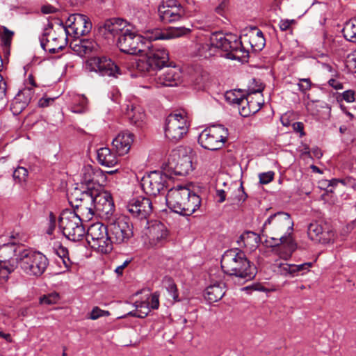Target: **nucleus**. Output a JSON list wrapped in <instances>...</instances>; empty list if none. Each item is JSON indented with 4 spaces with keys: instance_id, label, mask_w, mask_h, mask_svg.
Wrapping results in <instances>:
<instances>
[{
    "instance_id": "f257e3e1",
    "label": "nucleus",
    "mask_w": 356,
    "mask_h": 356,
    "mask_svg": "<svg viewBox=\"0 0 356 356\" xmlns=\"http://www.w3.org/2000/svg\"><path fill=\"white\" fill-rule=\"evenodd\" d=\"M293 221L286 212L270 215L261 228V236L266 237L267 247L275 248L280 258L287 260L297 249L293 236Z\"/></svg>"
},
{
    "instance_id": "f03ea898",
    "label": "nucleus",
    "mask_w": 356,
    "mask_h": 356,
    "mask_svg": "<svg viewBox=\"0 0 356 356\" xmlns=\"http://www.w3.org/2000/svg\"><path fill=\"white\" fill-rule=\"evenodd\" d=\"M191 30L184 27H171L165 32L156 31L154 35L149 36L145 49L143 51L145 54L143 58H132L126 63V67L130 71L137 70L145 74H153L157 70H161L169 60L166 49L156 44H152L151 40H168L179 38L188 34Z\"/></svg>"
},
{
    "instance_id": "7ed1b4c3",
    "label": "nucleus",
    "mask_w": 356,
    "mask_h": 356,
    "mask_svg": "<svg viewBox=\"0 0 356 356\" xmlns=\"http://www.w3.org/2000/svg\"><path fill=\"white\" fill-rule=\"evenodd\" d=\"M220 263L223 272L230 276L250 280L257 274L255 266L247 258L245 252L238 248L225 251Z\"/></svg>"
},
{
    "instance_id": "20e7f679",
    "label": "nucleus",
    "mask_w": 356,
    "mask_h": 356,
    "mask_svg": "<svg viewBox=\"0 0 356 356\" xmlns=\"http://www.w3.org/2000/svg\"><path fill=\"white\" fill-rule=\"evenodd\" d=\"M167 206L172 211L189 216L201 204L200 197L188 188L178 186L170 189L165 196Z\"/></svg>"
},
{
    "instance_id": "39448f33",
    "label": "nucleus",
    "mask_w": 356,
    "mask_h": 356,
    "mask_svg": "<svg viewBox=\"0 0 356 356\" xmlns=\"http://www.w3.org/2000/svg\"><path fill=\"white\" fill-rule=\"evenodd\" d=\"M220 49L223 56L228 59L243 61L248 57V51L243 47L237 35L222 32L213 33L210 36V44L202 45L203 49Z\"/></svg>"
},
{
    "instance_id": "423d86ee",
    "label": "nucleus",
    "mask_w": 356,
    "mask_h": 356,
    "mask_svg": "<svg viewBox=\"0 0 356 356\" xmlns=\"http://www.w3.org/2000/svg\"><path fill=\"white\" fill-rule=\"evenodd\" d=\"M18 265L28 275L39 277L47 269L48 259L40 252L24 249L19 250L17 256Z\"/></svg>"
},
{
    "instance_id": "0eeeda50",
    "label": "nucleus",
    "mask_w": 356,
    "mask_h": 356,
    "mask_svg": "<svg viewBox=\"0 0 356 356\" xmlns=\"http://www.w3.org/2000/svg\"><path fill=\"white\" fill-rule=\"evenodd\" d=\"M58 225L63 235L69 240L76 242L81 241L86 234L82 225V218L75 211L66 209L60 215Z\"/></svg>"
},
{
    "instance_id": "6e6552de",
    "label": "nucleus",
    "mask_w": 356,
    "mask_h": 356,
    "mask_svg": "<svg viewBox=\"0 0 356 356\" xmlns=\"http://www.w3.org/2000/svg\"><path fill=\"white\" fill-rule=\"evenodd\" d=\"M85 235L88 245L93 250L102 254H108L113 250L108 225L94 223L88 227Z\"/></svg>"
},
{
    "instance_id": "1a4fd4ad",
    "label": "nucleus",
    "mask_w": 356,
    "mask_h": 356,
    "mask_svg": "<svg viewBox=\"0 0 356 356\" xmlns=\"http://www.w3.org/2000/svg\"><path fill=\"white\" fill-rule=\"evenodd\" d=\"M68 200L74 209L72 211H75L77 216L87 220L92 219L95 215L92 191H83L75 188L68 195Z\"/></svg>"
},
{
    "instance_id": "9d476101",
    "label": "nucleus",
    "mask_w": 356,
    "mask_h": 356,
    "mask_svg": "<svg viewBox=\"0 0 356 356\" xmlns=\"http://www.w3.org/2000/svg\"><path fill=\"white\" fill-rule=\"evenodd\" d=\"M195 156V151L189 147L173 152L168 159L169 170L175 175H188L194 169L193 161Z\"/></svg>"
},
{
    "instance_id": "9b49d317",
    "label": "nucleus",
    "mask_w": 356,
    "mask_h": 356,
    "mask_svg": "<svg viewBox=\"0 0 356 356\" xmlns=\"http://www.w3.org/2000/svg\"><path fill=\"white\" fill-rule=\"evenodd\" d=\"M228 129L222 124H215L204 129L199 135L198 143L211 151L222 148L228 137Z\"/></svg>"
},
{
    "instance_id": "f8f14e48",
    "label": "nucleus",
    "mask_w": 356,
    "mask_h": 356,
    "mask_svg": "<svg viewBox=\"0 0 356 356\" xmlns=\"http://www.w3.org/2000/svg\"><path fill=\"white\" fill-rule=\"evenodd\" d=\"M187 116L184 111H176L170 113L165 119V136L172 143H177L188 130Z\"/></svg>"
},
{
    "instance_id": "ddd939ff",
    "label": "nucleus",
    "mask_w": 356,
    "mask_h": 356,
    "mask_svg": "<svg viewBox=\"0 0 356 356\" xmlns=\"http://www.w3.org/2000/svg\"><path fill=\"white\" fill-rule=\"evenodd\" d=\"M108 229L111 242L122 244L127 243L134 235L133 223L127 216L108 220Z\"/></svg>"
},
{
    "instance_id": "4468645a",
    "label": "nucleus",
    "mask_w": 356,
    "mask_h": 356,
    "mask_svg": "<svg viewBox=\"0 0 356 356\" xmlns=\"http://www.w3.org/2000/svg\"><path fill=\"white\" fill-rule=\"evenodd\" d=\"M19 250L14 243L3 244L0 247V283L6 282L9 275L18 266Z\"/></svg>"
},
{
    "instance_id": "2eb2a0df",
    "label": "nucleus",
    "mask_w": 356,
    "mask_h": 356,
    "mask_svg": "<svg viewBox=\"0 0 356 356\" xmlns=\"http://www.w3.org/2000/svg\"><path fill=\"white\" fill-rule=\"evenodd\" d=\"M149 39L144 38L128 29H124L119 35L117 45L120 50L128 54L135 55L146 50Z\"/></svg>"
},
{
    "instance_id": "dca6fc26",
    "label": "nucleus",
    "mask_w": 356,
    "mask_h": 356,
    "mask_svg": "<svg viewBox=\"0 0 356 356\" xmlns=\"http://www.w3.org/2000/svg\"><path fill=\"white\" fill-rule=\"evenodd\" d=\"M86 69L100 76L117 77L120 74L119 67L106 56H92L87 59Z\"/></svg>"
},
{
    "instance_id": "f3484780",
    "label": "nucleus",
    "mask_w": 356,
    "mask_h": 356,
    "mask_svg": "<svg viewBox=\"0 0 356 356\" xmlns=\"http://www.w3.org/2000/svg\"><path fill=\"white\" fill-rule=\"evenodd\" d=\"M158 14L163 23H173L184 18L185 10L177 0H167L159 6Z\"/></svg>"
},
{
    "instance_id": "a211bd4d",
    "label": "nucleus",
    "mask_w": 356,
    "mask_h": 356,
    "mask_svg": "<svg viewBox=\"0 0 356 356\" xmlns=\"http://www.w3.org/2000/svg\"><path fill=\"white\" fill-rule=\"evenodd\" d=\"M92 197L95 214L106 220L112 218L115 206L111 193L106 191L97 192L95 190L92 191Z\"/></svg>"
},
{
    "instance_id": "6ab92c4d",
    "label": "nucleus",
    "mask_w": 356,
    "mask_h": 356,
    "mask_svg": "<svg viewBox=\"0 0 356 356\" xmlns=\"http://www.w3.org/2000/svg\"><path fill=\"white\" fill-rule=\"evenodd\" d=\"M309 238L321 243H328L334 240V234L330 224L324 221L311 222L307 229Z\"/></svg>"
},
{
    "instance_id": "aec40b11",
    "label": "nucleus",
    "mask_w": 356,
    "mask_h": 356,
    "mask_svg": "<svg viewBox=\"0 0 356 356\" xmlns=\"http://www.w3.org/2000/svg\"><path fill=\"white\" fill-rule=\"evenodd\" d=\"M167 175L161 171H153L143 177L142 187L146 194L156 196L164 189Z\"/></svg>"
},
{
    "instance_id": "412c9836",
    "label": "nucleus",
    "mask_w": 356,
    "mask_h": 356,
    "mask_svg": "<svg viewBox=\"0 0 356 356\" xmlns=\"http://www.w3.org/2000/svg\"><path fill=\"white\" fill-rule=\"evenodd\" d=\"M127 209L133 217L147 220L152 212V202L149 198L140 196L130 200L127 204Z\"/></svg>"
},
{
    "instance_id": "4be33fe9",
    "label": "nucleus",
    "mask_w": 356,
    "mask_h": 356,
    "mask_svg": "<svg viewBox=\"0 0 356 356\" xmlns=\"http://www.w3.org/2000/svg\"><path fill=\"white\" fill-rule=\"evenodd\" d=\"M42 48L50 54H55L64 49L67 44V38L51 33L49 29L46 28L40 38Z\"/></svg>"
},
{
    "instance_id": "5701e85b",
    "label": "nucleus",
    "mask_w": 356,
    "mask_h": 356,
    "mask_svg": "<svg viewBox=\"0 0 356 356\" xmlns=\"http://www.w3.org/2000/svg\"><path fill=\"white\" fill-rule=\"evenodd\" d=\"M126 22L120 18H112L106 20L98 28L99 34L108 40L119 37L124 30Z\"/></svg>"
},
{
    "instance_id": "b1692460",
    "label": "nucleus",
    "mask_w": 356,
    "mask_h": 356,
    "mask_svg": "<svg viewBox=\"0 0 356 356\" xmlns=\"http://www.w3.org/2000/svg\"><path fill=\"white\" fill-rule=\"evenodd\" d=\"M157 87H174L181 81V72L176 67H168L156 73L154 79Z\"/></svg>"
},
{
    "instance_id": "393cba45",
    "label": "nucleus",
    "mask_w": 356,
    "mask_h": 356,
    "mask_svg": "<svg viewBox=\"0 0 356 356\" xmlns=\"http://www.w3.org/2000/svg\"><path fill=\"white\" fill-rule=\"evenodd\" d=\"M145 234L152 247H161L168 241V231L161 222H155L149 225Z\"/></svg>"
},
{
    "instance_id": "a878e982",
    "label": "nucleus",
    "mask_w": 356,
    "mask_h": 356,
    "mask_svg": "<svg viewBox=\"0 0 356 356\" xmlns=\"http://www.w3.org/2000/svg\"><path fill=\"white\" fill-rule=\"evenodd\" d=\"M99 178L104 181L106 177L100 170H95L91 165H86L82 169L81 184L86 186L85 191H95V185H100Z\"/></svg>"
},
{
    "instance_id": "bb28decb",
    "label": "nucleus",
    "mask_w": 356,
    "mask_h": 356,
    "mask_svg": "<svg viewBox=\"0 0 356 356\" xmlns=\"http://www.w3.org/2000/svg\"><path fill=\"white\" fill-rule=\"evenodd\" d=\"M134 136L129 131L120 133L112 141L116 152L119 155H124L129 152L134 142Z\"/></svg>"
},
{
    "instance_id": "cd10ccee",
    "label": "nucleus",
    "mask_w": 356,
    "mask_h": 356,
    "mask_svg": "<svg viewBox=\"0 0 356 356\" xmlns=\"http://www.w3.org/2000/svg\"><path fill=\"white\" fill-rule=\"evenodd\" d=\"M99 48L97 43L92 40H80L72 47V49L80 56L97 52Z\"/></svg>"
},
{
    "instance_id": "c85d7f7f",
    "label": "nucleus",
    "mask_w": 356,
    "mask_h": 356,
    "mask_svg": "<svg viewBox=\"0 0 356 356\" xmlns=\"http://www.w3.org/2000/svg\"><path fill=\"white\" fill-rule=\"evenodd\" d=\"M225 284L223 282H215L209 286L205 291L204 298L210 303L220 300L225 295Z\"/></svg>"
},
{
    "instance_id": "c756f323",
    "label": "nucleus",
    "mask_w": 356,
    "mask_h": 356,
    "mask_svg": "<svg viewBox=\"0 0 356 356\" xmlns=\"http://www.w3.org/2000/svg\"><path fill=\"white\" fill-rule=\"evenodd\" d=\"M126 114L130 122L137 127H143L145 124V114L139 106L128 105Z\"/></svg>"
},
{
    "instance_id": "7c9ffc66",
    "label": "nucleus",
    "mask_w": 356,
    "mask_h": 356,
    "mask_svg": "<svg viewBox=\"0 0 356 356\" xmlns=\"http://www.w3.org/2000/svg\"><path fill=\"white\" fill-rule=\"evenodd\" d=\"M98 162L106 167H113L118 163V159L108 147H102L97 150Z\"/></svg>"
},
{
    "instance_id": "2f4dec72",
    "label": "nucleus",
    "mask_w": 356,
    "mask_h": 356,
    "mask_svg": "<svg viewBox=\"0 0 356 356\" xmlns=\"http://www.w3.org/2000/svg\"><path fill=\"white\" fill-rule=\"evenodd\" d=\"M77 17L75 27L73 29L74 34L76 36L86 35L92 29V23L89 21L88 17L84 15Z\"/></svg>"
},
{
    "instance_id": "473e14b6",
    "label": "nucleus",
    "mask_w": 356,
    "mask_h": 356,
    "mask_svg": "<svg viewBox=\"0 0 356 356\" xmlns=\"http://www.w3.org/2000/svg\"><path fill=\"white\" fill-rule=\"evenodd\" d=\"M262 104L260 102L254 101L250 97H245L244 104L239 108V113L243 117H248L251 114L256 113L261 108Z\"/></svg>"
},
{
    "instance_id": "72a5a7b5",
    "label": "nucleus",
    "mask_w": 356,
    "mask_h": 356,
    "mask_svg": "<svg viewBox=\"0 0 356 356\" xmlns=\"http://www.w3.org/2000/svg\"><path fill=\"white\" fill-rule=\"evenodd\" d=\"M342 33L346 40L356 42V18L345 23Z\"/></svg>"
},
{
    "instance_id": "f704fd0d",
    "label": "nucleus",
    "mask_w": 356,
    "mask_h": 356,
    "mask_svg": "<svg viewBox=\"0 0 356 356\" xmlns=\"http://www.w3.org/2000/svg\"><path fill=\"white\" fill-rule=\"evenodd\" d=\"M312 266V262H306L301 264H289V277H294L300 275H304L309 271V268Z\"/></svg>"
},
{
    "instance_id": "c9c22d12",
    "label": "nucleus",
    "mask_w": 356,
    "mask_h": 356,
    "mask_svg": "<svg viewBox=\"0 0 356 356\" xmlns=\"http://www.w3.org/2000/svg\"><path fill=\"white\" fill-rule=\"evenodd\" d=\"M229 192H230L231 194L230 196L228 197V200H229L231 204H239L240 203L243 202L248 197L242 184L232 191L229 189Z\"/></svg>"
},
{
    "instance_id": "e433bc0d",
    "label": "nucleus",
    "mask_w": 356,
    "mask_h": 356,
    "mask_svg": "<svg viewBox=\"0 0 356 356\" xmlns=\"http://www.w3.org/2000/svg\"><path fill=\"white\" fill-rule=\"evenodd\" d=\"M261 241V236L256 233L248 231L241 234L239 237V240L237 241L238 243H243L244 246H247L252 242L255 244H258Z\"/></svg>"
},
{
    "instance_id": "4c0bfd02",
    "label": "nucleus",
    "mask_w": 356,
    "mask_h": 356,
    "mask_svg": "<svg viewBox=\"0 0 356 356\" xmlns=\"http://www.w3.org/2000/svg\"><path fill=\"white\" fill-rule=\"evenodd\" d=\"M225 99L230 104H236L240 106L244 104L245 97L239 94V91H227L225 95Z\"/></svg>"
},
{
    "instance_id": "58836bf2",
    "label": "nucleus",
    "mask_w": 356,
    "mask_h": 356,
    "mask_svg": "<svg viewBox=\"0 0 356 356\" xmlns=\"http://www.w3.org/2000/svg\"><path fill=\"white\" fill-rule=\"evenodd\" d=\"M163 284L167 289L170 296L175 300H179V294L177 292V286L173 280L170 277H165L163 280Z\"/></svg>"
},
{
    "instance_id": "ea45409f",
    "label": "nucleus",
    "mask_w": 356,
    "mask_h": 356,
    "mask_svg": "<svg viewBox=\"0 0 356 356\" xmlns=\"http://www.w3.org/2000/svg\"><path fill=\"white\" fill-rule=\"evenodd\" d=\"M33 96V88H30L29 86H26L24 89L19 90L15 97L21 99V102L25 103L26 101V106H27L32 100Z\"/></svg>"
},
{
    "instance_id": "a19ab883",
    "label": "nucleus",
    "mask_w": 356,
    "mask_h": 356,
    "mask_svg": "<svg viewBox=\"0 0 356 356\" xmlns=\"http://www.w3.org/2000/svg\"><path fill=\"white\" fill-rule=\"evenodd\" d=\"M13 179L19 184L26 182L28 177V170L24 167H17L13 172Z\"/></svg>"
},
{
    "instance_id": "79ce46f5",
    "label": "nucleus",
    "mask_w": 356,
    "mask_h": 356,
    "mask_svg": "<svg viewBox=\"0 0 356 356\" xmlns=\"http://www.w3.org/2000/svg\"><path fill=\"white\" fill-rule=\"evenodd\" d=\"M249 42L253 50L258 51L262 50L265 47L266 40L264 38L250 35Z\"/></svg>"
},
{
    "instance_id": "37998d69",
    "label": "nucleus",
    "mask_w": 356,
    "mask_h": 356,
    "mask_svg": "<svg viewBox=\"0 0 356 356\" xmlns=\"http://www.w3.org/2000/svg\"><path fill=\"white\" fill-rule=\"evenodd\" d=\"M19 98L14 97L10 104V111L15 115L20 114L26 107V102H21Z\"/></svg>"
},
{
    "instance_id": "c03bdc74",
    "label": "nucleus",
    "mask_w": 356,
    "mask_h": 356,
    "mask_svg": "<svg viewBox=\"0 0 356 356\" xmlns=\"http://www.w3.org/2000/svg\"><path fill=\"white\" fill-rule=\"evenodd\" d=\"M2 33L1 34V38L2 43L5 47H10L12 38L13 37L14 33L12 31H10L6 27H2Z\"/></svg>"
},
{
    "instance_id": "a18cd8bd",
    "label": "nucleus",
    "mask_w": 356,
    "mask_h": 356,
    "mask_svg": "<svg viewBox=\"0 0 356 356\" xmlns=\"http://www.w3.org/2000/svg\"><path fill=\"white\" fill-rule=\"evenodd\" d=\"M88 99L84 96H79L78 99L76 100L77 105L74 107V112L75 113H82L83 112L88 106Z\"/></svg>"
},
{
    "instance_id": "49530a36",
    "label": "nucleus",
    "mask_w": 356,
    "mask_h": 356,
    "mask_svg": "<svg viewBox=\"0 0 356 356\" xmlns=\"http://www.w3.org/2000/svg\"><path fill=\"white\" fill-rule=\"evenodd\" d=\"M109 315L110 312L108 311L102 310L98 307H95L90 314L89 318L96 320L102 316H108Z\"/></svg>"
},
{
    "instance_id": "de8ad7c7",
    "label": "nucleus",
    "mask_w": 356,
    "mask_h": 356,
    "mask_svg": "<svg viewBox=\"0 0 356 356\" xmlns=\"http://www.w3.org/2000/svg\"><path fill=\"white\" fill-rule=\"evenodd\" d=\"M59 299V296L58 293H51L47 296H43L40 298V302L41 304L45 305H52L56 303Z\"/></svg>"
},
{
    "instance_id": "09e8293b",
    "label": "nucleus",
    "mask_w": 356,
    "mask_h": 356,
    "mask_svg": "<svg viewBox=\"0 0 356 356\" xmlns=\"http://www.w3.org/2000/svg\"><path fill=\"white\" fill-rule=\"evenodd\" d=\"M275 172L273 171L260 173L259 175V183L261 184H268L273 180Z\"/></svg>"
},
{
    "instance_id": "8fccbe9b",
    "label": "nucleus",
    "mask_w": 356,
    "mask_h": 356,
    "mask_svg": "<svg viewBox=\"0 0 356 356\" xmlns=\"http://www.w3.org/2000/svg\"><path fill=\"white\" fill-rule=\"evenodd\" d=\"M312 82L309 79H300L298 83L300 91L305 92L311 88Z\"/></svg>"
},
{
    "instance_id": "3c124183",
    "label": "nucleus",
    "mask_w": 356,
    "mask_h": 356,
    "mask_svg": "<svg viewBox=\"0 0 356 356\" xmlns=\"http://www.w3.org/2000/svg\"><path fill=\"white\" fill-rule=\"evenodd\" d=\"M150 307L153 309H157L159 307V295L157 292H155L152 294L150 302H149Z\"/></svg>"
},
{
    "instance_id": "603ef678",
    "label": "nucleus",
    "mask_w": 356,
    "mask_h": 356,
    "mask_svg": "<svg viewBox=\"0 0 356 356\" xmlns=\"http://www.w3.org/2000/svg\"><path fill=\"white\" fill-rule=\"evenodd\" d=\"M340 183L343 186H348L356 190V180L353 177H348L345 179H341Z\"/></svg>"
},
{
    "instance_id": "864d4df0",
    "label": "nucleus",
    "mask_w": 356,
    "mask_h": 356,
    "mask_svg": "<svg viewBox=\"0 0 356 356\" xmlns=\"http://www.w3.org/2000/svg\"><path fill=\"white\" fill-rule=\"evenodd\" d=\"M56 227V217L53 214V213H50L49 214V227L47 230V233L49 235H51L55 229Z\"/></svg>"
},
{
    "instance_id": "5fc2aeb1",
    "label": "nucleus",
    "mask_w": 356,
    "mask_h": 356,
    "mask_svg": "<svg viewBox=\"0 0 356 356\" xmlns=\"http://www.w3.org/2000/svg\"><path fill=\"white\" fill-rule=\"evenodd\" d=\"M278 272L280 275L287 277L289 276V264L282 263L278 266Z\"/></svg>"
},
{
    "instance_id": "6e6d98bb",
    "label": "nucleus",
    "mask_w": 356,
    "mask_h": 356,
    "mask_svg": "<svg viewBox=\"0 0 356 356\" xmlns=\"http://www.w3.org/2000/svg\"><path fill=\"white\" fill-rule=\"evenodd\" d=\"M295 22L296 21L294 19H282L280 22L279 26L282 31H284L288 30L290 28L291 25L292 24H294Z\"/></svg>"
},
{
    "instance_id": "4d7b16f0",
    "label": "nucleus",
    "mask_w": 356,
    "mask_h": 356,
    "mask_svg": "<svg viewBox=\"0 0 356 356\" xmlns=\"http://www.w3.org/2000/svg\"><path fill=\"white\" fill-rule=\"evenodd\" d=\"M292 127L294 131L300 133V136L302 137L305 135L304 131V124L302 122H296L293 123Z\"/></svg>"
},
{
    "instance_id": "13d9d810",
    "label": "nucleus",
    "mask_w": 356,
    "mask_h": 356,
    "mask_svg": "<svg viewBox=\"0 0 356 356\" xmlns=\"http://www.w3.org/2000/svg\"><path fill=\"white\" fill-rule=\"evenodd\" d=\"M342 98L347 102H353L355 101V92L349 90L342 93Z\"/></svg>"
},
{
    "instance_id": "bf43d9fd",
    "label": "nucleus",
    "mask_w": 356,
    "mask_h": 356,
    "mask_svg": "<svg viewBox=\"0 0 356 356\" xmlns=\"http://www.w3.org/2000/svg\"><path fill=\"white\" fill-rule=\"evenodd\" d=\"M82 14H73L68 17L66 24L71 29H74L75 27V23L76 22L77 17L81 16Z\"/></svg>"
},
{
    "instance_id": "052dcab7",
    "label": "nucleus",
    "mask_w": 356,
    "mask_h": 356,
    "mask_svg": "<svg viewBox=\"0 0 356 356\" xmlns=\"http://www.w3.org/2000/svg\"><path fill=\"white\" fill-rule=\"evenodd\" d=\"M346 63L348 67L356 71V53L348 56Z\"/></svg>"
},
{
    "instance_id": "680f3d73",
    "label": "nucleus",
    "mask_w": 356,
    "mask_h": 356,
    "mask_svg": "<svg viewBox=\"0 0 356 356\" xmlns=\"http://www.w3.org/2000/svg\"><path fill=\"white\" fill-rule=\"evenodd\" d=\"M131 259H127L125 260L122 264L116 267L115 270V272L118 275H122V273H123V270L124 269L129 265V264L131 262Z\"/></svg>"
},
{
    "instance_id": "e2e57ef3",
    "label": "nucleus",
    "mask_w": 356,
    "mask_h": 356,
    "mask_svg": "<svg viewBox=\"0 0 356 356\" xmlns=\"http://www.w3.org/2000/svg\"><path fill=\"white\" fill-rule=\"evenodd\" d=\"M226 192L222 189L216 190V197L218 198V202L222 203L226 200Z\"/></svg>"
},
{
    "instance_id": "0e129e2a",
    "label": "nucleus",
    "mask_w": 356,
    "mask_h": 356,
    "mask_svg": "<svg viewBox=\"0 0 356 356\" xmlns=\"http://www.w3.org/2000/svg\"><path fill=\"white\" fill-rule=\"evenodd\" d=\"M328 83L330 86H332L333 88L336 90H341L343 88V84L336 79H331L328 81Z\"/></svg>"
},
{
    "instance_id": "69168bd1",
    "label": "nucleus",
    "mask_w": 356,
    "mask_h": 356,
    "mask_svg": "<svg viewBox=\"0 0 356 356\" xmlns=\"http://www.w3.org/2000/svg\"><path fill=\"white\" fill-rule=\"evenodd\" d=\"M56 10V9L51 5H44L41 8V11L44 14L54 13Z\"/></svg>"
},
{
    "instance_id": "338daca9",
    "label": "nucleus",
    "mask_w": 356,
    "mask_h": 356,
    "mask_svg": "<svg viewBox=\"0 0 356 356\" xmlns=\"http://www.w3.org/2000/svg\"><path fill=\"white\" fill-rule=\"evenodd\" d=\"M53 102L54 99L52 98H41L38 102V105L40 107H47Z\"/></svg>"
},
{
    "instance_id": "774afa93",
    "label": "nucleus",
    "mask_w": 356,
    "mask_h": 356,
    "mask_svg": "<svg viewBox=\"0 0 356 356\" xmlns=\"http://www.w3.org/2000/svg\"><path fill=\"white\" fill-rule=\"evenodd\" d=\"M140 308L144 307V308H145V312H142V313H143V314H134V316H138V317H140V318H144V317H145V316L147 315V314H148V312H149V307H148V306H147V303H146V302H141V303H140Z\"/></svg>"
}]
</instances>
